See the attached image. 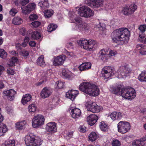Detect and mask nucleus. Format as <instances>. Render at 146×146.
I'll return each instance as SVG.
<instances>
[{
	"mask_svg": "<svg viewBox=\"0 0 146 146\" xmlns=\"http://www.w3.org/2000/svg\"><path fill=\"white\" fill-rule=\"evenodd\" d=\"M130 33L126 28H121L117 29L113 31L111 34L112 40L116 43L119 41L127 43L129 40Z\"/></svg>",
	"mask_w": 146,
	"mask_h": 146,
	"instance_id": "nucleus-1",
	"label": "nucleus"
},
{
	"mask_svg": "<svg viewBox=\"0 0 146 146\" xmlns=\"http://www.w3.org/2000/svg\"><path fill=\"white\" fill-rule=\"evenodd\" d=\"M119 92L123 98L128 100H132L136 96L135 90L131 88L121 89L120 86H118L113 91V93L115 94Z\"/></svg>",
	"mask_w": 146,
	"mask_h": 146,
	"instance_id": "nucleus-2",
	"label": "nucleus"
},
{
	"mask_svg": "<svg viewBox=\"0 0 146 146\" xmlns=\"http://www.w3.org/2000/svg\"><path fill=\"white\" fill-rule=\"evenodd\" d=\"M25 141L27 146H40L42 141L40 137L31 134L25 137Z\"/></svg>",
	"mask_w": 146,
	"mask_h": 146,
	"instance_id": "nucleus-3",
	"label": "nucleus"
},
{
	"mask_svg": "<svg viewBox=\"0 0 146 146\" xmlns=\"http://www.w3.org/2000/svg\"><path fill=\"white\" fill-rule=\"evenodd\" d=\"M78 45L86 50L90 51L97 46L96 42L92 40H80L77 42Z\"/></svg>",
	"mask_w": 146,
	"mask_h": 146,
	"instance_id": "nucleus-4",
	"label": "nucleus"
},
{
	"mask_svg": "<svg viewBox=\"0 0 146 146\" xmlns=\"http://www.w3.org/2000/svg\"><path fill=\"white\" fill-rule=\"evenodd\" d=\"M44 118L43 115L38 114L35 116L32 120V124L33 127L37 128L44 124Z\"/></svg>",
	"mask_w": 146,
	"mask_h": 146,
	"instance_id": "nucleus-5",
	"label": "nucleus"
},
{
	"mask_svg": "<svg viewBox=\"0 0 146 146\" xmlns=\"http://www.w3.org/2000/svg\"><path fill=\"white\" fill-rule=\"evenodd\" d=\"M115 71L113 68L111 67L106 66L102 70V74L104 79L109 78L115 74Z\"/></svg>",
	"mask_w": 146,
	"mask_h": 146,
	"instance_id": "nucleus-6",
	"label": "nucleus"
},
{
	"mask_svg": "<svg viewBox=\"0 0 146 146\" xmlns=\"http://www.w3.org/2000/svg\"><path fill=\"white\" fill-rule=\"evenodd\" d=\"M131 72V70L128 66H120L117 70L118 76L119 78L126 77Z\"/></svg>",
	"mask_w": 146,
	"mask_h": 146,
	"instance_id": "nucleus-7",
	"label": "nucleus"
},
{
	"mask_svg": "<svg viewBox=\"0 0 146 146\" xmlns=\"http://www.w3.org/2000/svg\"><path fill=\"white\" fill-rule=\"evenodd\" d=\"M118 131L122 133H125L130 129L131 126L129 122L120 121L117 125Z\"/></svg>",
	"mask_w": 146,
	"mask_h": 146,
	"instance_id": "nucleus-8",
	"label": "nucleus"
},
{
	"mask_svg": "<svg viewBox=\"0 0 146 146\" xmlns=\"http://www.w3.org/2000/svg\"><path fill=\"white\" fill-rule=\"evenodd\" d=\"M86 104L88 111L93 113H98L102 109V107L98 105L95 102H87Z\"/></svg>",
	"mask_w": 146,
	"mask_h": 146,
	"instance_id": "nucleus-9",
	"label": "nucleus"
},
{
	"mask_svg": "<svg viewBox=\"0 0 146 146\" xmlns=\"http://www.w3.org/2000/svg\"><path fill=\"white\" fill-rule=\"evenodd\" d=\"M137 6L135 4L126 6L123 10V13L125 15H129L133 13L137 9Z\"/></svg>",
	"mask_w": 146,
	"mask_h": 146,
	"instance_id": "nucleus-10",
	"label": "nucleus"
},
{
	"mask_svg": "<svg viewBox=\"0 0 146 146\" xmlns=\"http://www.w3.org/2000/svg\"><path fill=\"white\" fill-rule=\"evenodd\" d=\"M65 60V56L60 55L54 57L53 61V64L55 66H59L62 65Z\"/></svg>",
	"mask_w": 146,
	"mask_h": 146,
	"instance_id": "nucleus-11",
	"label": "nucleus"
},
{
	"mask_svg": "<svg viewBox=\"0 0 146 146\" xmlns=\"http://www.w3.org/2000/svg\"><path fill=\"white\" fill-rule=\"evenodd\" d=\"M88 94L92 96H97L99 93V89L95 85L91 84Z\"/></svg>",
	"mask_w": 146,
	"mask_h": 146,
	"instance_id": "nucleus-12",
	"label": "nucleus"
},
{
	"mask_svg": "<svg viewBox=\"0 0 146 146\" xmlns=\"http://www.w3.org/2000/svg\"><path fill=\"white\" fill-rule=\"evenodd\" d=\"M36 7L34 3H30L27 6L21 8L22 13L25 15L29 13L31 11L34 9Z\"/></svg>",
	"mask_w": 146,
	"mask_h": 146,
	"instance_id": "nucleus-13",
	"label": "nucleus"
},
{
	"mask_svg": "<svg viewBox=\"0 0 146 146\" xmlns=\"http://www.w3.org/2000/svg\"><path fill=\"white\" fill-rule=\"evenodd\" d=\"M91 84L89 82H82L79 86V89L81 91L88 94Z\"/></svg>",
	"mask_w": 146,
	"mask_h": 146,
	"instance_id": "nucleus-14",
	"label": "nucleus"
},
{
	"mask_svg": "<svg viewBox=\"0 0 146 146\" xmlns=\"http://www.w3.org/2000/svg\"><path fill=\"white\" fill-rule=\"evenodd\" d=\"M98 119V116L94 114H91L87 118L88 123L90 126L94 125L97 122Z\"/></svg>",
	"mask_w": 146,
	"mask_h": 146,
	"instance_id": "nucleus-15",
	"label": "nucleus"
},
{
	"mask_svg": "<svg viewBox=\"0 0 146 146\" xmlns=\"http://www.w3.org/2000/svg\"><path fill=\"white\" fill-rule=\"evenodd\" d=\"M78 94V91L75 90H72L68 91L66 93V96L67 98H69L73 101Z\"/></svg>",
	"mask_w": 146,
	"mask_h": 146,
	"instance_id": "nucleus-16",
	"label": "nucleus"
},
{
	"mask_svg": "<svg viewBox=\"0 0 146 146\" xmlns=\"http://www.w3.org/2000/svg\"><path fill=\"white\" fill-rule=\"evenodd\" d=\"M52 90L48 88L45 87L41 91L40 96L43 98L48 97L52 93Z\"/></svg>",
	"mask_w": 146,
	"mask_h": 146,
	"instance_id": "nucleus-17",
	"label": "nucleus"
},
{
	"mask_svg": "<svg viewBox=\"0 0 146 146\" xmlns=\"http://www.w3.org/2000/svg\"><path fill=\"white\" fill-rule=\"evenodd\" d=\"M103 0H90L88 5L94 8L98 7L103 5Z\"/></svg>",
	"mask_w": 146,
	"mask_h": 146,
	"instance_id": "nucleus-18",
	"label": "nucleus"
},
{
	"mask_svg": "<svg viewBox=\"0 0 146 146\" xmlns=\"http://www.w3.org/2000/svg\"><path fill=\"white\" fill-rule=\"evenodd\" d=\"M56 124L54 122H50L46 125V128L48 132L51 133L56 131Z\"/></svg>",
	"mask_w": 146,
	"mask_h": 146,
	"instance_id": "nucleus-19",
	"label": "nucleus"
},
{
	"mask_svg": "<svg viewBox=\"0 0 146 146\" xmlns=\"http://www.w3.org/2000/svg\"><path fill=\"white\" fill-rule=\"evenodd\" d=\"M4 94L5 95L8 96V98L9 100H13L14 98V96L16 93V92L13 89L4 91Z\"/></svg>",
	"mask_w": 146,
	"mask_h": 146,
	"instance_id": "nucleus-20",
	"label": "nucleus"
},
{
	"mask_svg": "<svg viewBox=\"0 0 146 146\" xmlns=\"http://www.w3.org/2000/svg\"><path fill=\"white\" fill-rule=\"evenodd\" d=\"M71 110L72 116L74 119L78 118L81 115V111L79 109L75 108L72 109Z\"/></svg>",
	"mask_w": 146,
	"mask_h": 146,
	"instance_id": "nucleus-21",
	"label": "nucleus"
},
{
	"mask_svg": "<svg viewBox=\"0 0 146 146\" xmlns=\"http://www.w3.org/2000/svg\"><path fill=\"white\" fill-rule=\"evenodd\" d=\"M110 117L113 121L119 120L122 118V113L119 112L114 111L110 114Z\"/></svg>",
	"mask_w": 146,
	"mask_h": 146,
	"instance_id": "nucleus-22",
	"label": "nucleus"
},
{
	"mask_svg": "<svg viewBox=\"0 0 146 146\" xmlns=\"http://www.w3.org/2000/svg\"><path fill=\"white\" fill-rule=\"evenodd\" d=\"M92 64L90 62H85L82 63L78 67L80 71L88 70L91 68Z\"/></svg>",
	"mask_w": 146,
	"mask_h": 146,
	"instance_id": "nucleus-23",
	"label": "nucleus"
},
{
	"mask_svg": "<svg viewBox=\"0 0 146 146\" xmlns=\"http://www.w3.org/2000/svg\"><path fill=\"white\" fill-rule=\"evenodd\" d=\"M107 52L104 49H102L98 54L99 57L103 61H105L107 60V56L108 54Z\"/></svg>",
	"mask_w": 146,
	"mask_h": 146,
	"instance_id": "nucleus-24",
	"label": "nucleus"
},
{
	"mask_svg": "<svg viewBox=\"0 0 146 146\" xmlns=\"http://www.w3.org/2000/svg\"><path fill=\"white\" fill-rule=\"evenodd\" d=\"M145 141V139L143 138L135 140L133 142L132 145L135 146H143L144 145V142Z\"/></svg>",
	"mask_w": 146,
	"mask_h": 146,
	"instance_id": "nucleus-25",
	"label": "nucleus"
},
{
	"mask_svg": "<svg viewBox=\"0 0 146 146\" xmlns=\"http://www.w3.org/2000/svg\"><path fill=\"white\" fill-rule=\"evenodd\" d=\"M31 99L32 96L30 94H26L23 96L21 100V103L25 105L30 101Z\"/></svg>",
	"mask_w": 146,
	"mask_h": 146,
	"instance_id": "nucleus-26",
	"label": "nucleus"
},
{
	"mask_svg": "<svg viewBox=\"0 0 146 146\" xmlns=\"http://www.w3.org/2000/svg\"><path fill=\"white\" fill-rule=\"evenodd\" d=\"M36 63L38 65L41 67H44L45 66L46 64L43 55H41L38 58L37 60Z\"/></svg>",
	"mask_w": 146,
	"mask_h": 146,
	"instance_id": "nucleus-27",
	"label": "nucleus"
},
{
	"mask_svg": "<svg viewBox=\"0 0 146 146\" xmlns=\"http://www.w3.org/2000/svg\"><path fill=\"white\" fill-rule=\"evenodd\" d=\"M38 5L43 9H44L48 8L49 6V4L48 3V0H42L40 1Z\"/></svg>",
	"mask_w": 146,
	"mask_h": 146,
	"instance_id": "nucleus-28",
	"label": "nucleus"
},
{
	"mask_svg": "<svg viewBox=\"0 0 146 146\" xmlns=\"http://www.w3.org/2000/svg\"><path fill=\"white\" fill-rule=\"evenodd\" d=\"M30 35L31 38L35 39H38L41 37L40 33L36 31H32L30 34Z\"/></svg>",
	"mask_w": 146,
	"mask_h": 146,
	"instance_id": "nucleus-29",
	"label": "nucleus"
},
{
	"mask_svg": "<svg viewBox=\"0 0 146 146\" xmlns=\"http://www.w3.org/2000/svg\"><path fill=\"white\" fill-rule=\"evenodd\" d=\"M85 11V15L84 16V17L88 18L94 15V11L91 10L89 8L87 7L86 11Z\"/></svg>",
	"mask_w": 146,
	"mask_h": 146,
	"instance_id": "nucleus-30",
	"label": "nucleus"
},
{
	"mask_svg": "<svg viewBox=\"0 0 146 146\" xmlns=\"http://www.w3.org/2000/svg\"><path fill=\"white\" fill-rule=\"evenodd\" d=\"M12 23L15 25H20L23 22L22 19L20 17H14L12 21Z\"/></svg>",
	"mask_w": 146,
	"mask_h": 146,
	"instance_id": "nucleus-31",
	"label": "nucleus"
},
{
	"mask_svg": "<svg viewBox=\"0 0 146 146\" xmlns=\"http://www.w3.org/2000/svg\"><path fill=\"white\" fill-rule=\"evenodd\" d=\"M8 129L6 125L3 123L0 124V136H2L4 133H5Z\"/></svg>",
	"mask_w": 146,
	"mask_h": 146,
	"instance_id": "nucleus-32",
	"label": "nucleus"
},
{
	"mask_svg": "<svg viewBox=\"0 0 146 146\" xmlns=\"http://www.w3.org/2000/svg\"><path fill=\"white\" fill-rule=\"evenodd\" d=\"M138 79L141 82H146V71L142 72L138 76Z\"/></svg>",
	"mask_w": 146,
	"mask_h": 146,
	"instance_id": "nucleus-33",
	"label": "nucleus"
},
{
	"mask_svg": "<svg viewBox=\"0 0 146 146\" xmlns=\"http://www.w3.org/2000/svg\"><path fill=\"white\" fill-rule=\"evenodd\" d=\"M89 25L86 23L83 22L81 24H79L78 28L80 30H87L89 28Z\"/></svg>",
	"mask_w": 146,
	"mask_h": 146,
	"instance_id": "nucleus-34",
	"label": "nucleus"
},
{
	"mask_svg": "<svg viewBox=\"0 0 146 146\" xmlns=\"http://www.w3.org/2000/svg\"><path fill=\"white\" fill-rule=\"evenodd\" d=\"M18 59L16 57H13L9 60L8 63V65L11 67H12L15 66V63L17 62Z\"/></svg>",
	"mask_w": 146,
	"mask_h": 146,
	"instance_id": "nucleus-35",
	"label": "nucleus"
},
{
	"mask_svg": "<svg viewBox=\"0 0 146 146\" xmlns=\"http://www.w3.org/2000/svg\"><path fill=\"white\" fill-rule=\"evenodd\" d=\"M88 137L89 140L93 142L95 141L97 139L98 136L96 133L92 132L89 135Z\"/></svg>",
	"mask_w": 146,
	"mask_h": 146,
	"instance_id": "nucleus-36",
	"label": "nucleus"
},
{
	"mask_svg": "<svg viewBox=\"0 0 146 146\" xmlns=\"http://www.w3.org/2000/svg\"><path fill=\"white\" fill-rule=\"evenodd\" d=\"M86 6H83L79 8L78 10V13L81 17H84L85 16V11L86 9Z\"/></svg>",
	"mask_w": 146,
	"mask_h": 146,
	"instance_id": "nucleus-37",
	"label": "nucleus"
},
{
	"mask_svg": "<svg viewBox=\"0 0 146 146\" xmlns=\"http://www.w3.org/2000/svg\"><path fill=\"white\" fill-rule=\"evenodd\" d=\"M26 123L25 121L17 122L16 124V127L19 129H22L24 128V126Z\"/></svg>",
	"mask_w": 146,
	"mask_h": 146,
	"instance_id": "nucleus-38",
	"label": "nucleus"
},
{
	"mask_svg": "<svg viewBox=\"0 0 146 146\" xmlns=\"http://www.w3.org/2000/svg\"><path fill=\"white\" fill-rule=\"evenodd\" d=\"M53 12L51 10H47L44 12V16L46 18H49L52 15Z\"/></svg>",
	"mask_w": 146,
	"mask_h": 146,
	"instance_id": "nucleus-39",
	"label": "nucleus"
},
{
	"mask_svg": "<svg viewBox=\"0 0 146 146\" xmlns=\"http://www.w3.org/2000/svg\"><path fill=\"white\" fill-rule=\"evenodd\" d=\"M100 127L102 131H107L108 129L107 125L104 121H102L100 123Z\"/></svg>",
	"mask_w": 146,
	"mask_h": 146,
	"instance_id": "nucleus-40",
	"label": "nucleus"
},
{
	"mask_svg": "<svg viewBox=\"0 0 146 146\" xmlns=\"http://www.w3.org/2000/svg\"><path fill=\"white\" fill-rule=\"evenodd\" d=\"M57 26L55 24H52L49 25L48 27V31L49 32H51L55 30L57 28Z\"/></svg>",
	"mask_w": 146,
	"mask_h": 146,
	"instance_id": "nucleus-41",
	"label": "nucleus"
},
{
	"mask_svg": "<svg viewBox=\"0 0 146 146\" xmlns=\"http://www.w3.org/2000/svg\"><path fill=\"white\" fill-rule=\"evenodd\" d=\"M7 52L3 49L0 47V57L1 58L5 59L7 57Z\"/></svg>",
	"mask_w": 146,
	"mask_h": 146,
	"instance_id": "nucleus-42",
	"label": "nucleus"
},
{
	"mask_svg": "<svg viewBox=\"0 0 146 146\" xmlns=\"http://www.w3.org/2000/svg\"><path fill=\"white\" fill-rule=\"evenodd\" d=\"M15 143L14 140H7L5 141L4 146H15Z\"/></svg>",
	"mask_w": 146,
	"mask_h": 146,
	"instance_id": "nucleus-43",
	"label": "nucleus"
},
{
	"mask_svg": "<svg viewBox=\"0 0 146 146\" xmlns=\"http://www.w3.org/2000/svg\"><path fill=\"white\" fill-rule=\"evenodd\" d=\"M36 107L34 104H32L29 106L28 110L30 112H34L36 110Z\"/></svg>",
	"mask_w": 146,
	"mask_h": 146,
	"instance_id": "nucleus-44",
	"label": "nucleus"
},
{
	"mask_svg": "<svg viewBox=\"0 0 146 146\" xmlns=\"http://www.w3.org/2000/svg\"><path fill=\"white\" fill-rule=\"evenodd\" d=\"M49 72L47 71L43 72L42 74V80H44L45 81L47 80V78L50 75H49Z\"/></svg>",
	"mask_w": 146,
	"mask_h": 146,
	"instance_id": "nucleus-45",
	"label": "nucleus"
},
{
	"mask_svg": "<svg viewBox=\"0 0 146 146\" xmlns=\"http://www.w3.org/2000/svg\"><path fill=\"white\" fill-rule=\"evenodd\" d=\"M55 85H57L56 88L59 89L62 88H63L64 86V83L60 81L57 82L55 84Z\"/></svg>",
	"mask_w": 146,
	"mask_h": 146,
	"instance_id": "nucleus-46",
	"label": "nucleus"
},
{
	"mask_svg": "<svg viewBox=\"0 0 146 146\" xmlns=\"http://www.w3.org/2000/svg\"><path fill=\"white\" fill-rule=\"evenodd\" d=\"M20 54L23 56L26 57L29 56V53L28 51L24 50L20 52Z\"/></svg>",
	"mask_w": 146,
	"mask_h": 146,
	"instance_id": "nucleus-47",
	"label": "nucleus"
},
{
	"mask_svg": "<svg viewBox=\"0 0 146 146\" xmlns=\"http://www.w3.org/2000/svg\"><path fill=\"white\" fill-rule=\"evenodd\" d=\"M112 146H120L121 145L120 142L117 140L113 141L112 143Z\"/></svg>",
	"mask_w": 146,
	"mask_h": 146,
	"instance_id": "nucleus-48",
	"label": "nucleus"
},
{
	"mask_svg": "<svg viewBox=\"0 0 146 146\" xmlns=\"http://www.w3.org/2000/svg\"><path fill=\"white\" fill-rule=\"evenodd\" d=\"M31 24L34 27L36 28L39 26L41 24V23L38 21H36L32 22Z\"/></svg>",
	"mask_w": 146,
	"mask_h": 146,
	"instance_id": "nucleus-49",
	"label": "nucleus"
},
{
	"mask_svg": "<svg viewBox=\"0 0 146 146\" xmlns=\"http://www.w3.org/2000/svg\"><path fill=\"white\" fill-rule=\"evenodd\" d=\"M138 29L140 32H144L146 29V25H140Z\"/></svg>",
	"mask_w": 146,
	"mask_h": 146,
	"instance_id": "nucleus-50",
	"label": "nucleus"
},
{
	"mask_svg": "<svg viewBox=\"0 0 146 146\" xmlns=\"http://www.w3.org/2000/svg\"><path fill=\"white\" fill-rule=\"evenodd\" d=\"M62 75L66 78H69L70 76L69 73L66 70H63L62 72Z\"/></svg>",
	"mask_w": 146,
	"mask_h": 146,
	"instance_id": "nucleus-51",
	"label": "nucleus"
},
{
	"mask_svg": "<svg viewBox=\"0 0 146 146\" xmlns=\"http://www.w3.org/2000/svg\"><path fill=\"white\" fill-rule=\"evenodd\" d=\"M74 20L78 25L79 24H81L83 22L81 19L79 17H77L74 18Z\"/></svg>",
	"mask_w": 146,
	"mask_h": 146,
	"instance_id": "nucleus-52",
	"label": "nucleus"
},
{
	"mask_svg": "<svg viewBox=\"0 0 146 146\" xmlns=\"http://www.w3.org/2000/svg\"><path fill=\"white\" fill-rule=\"evenodd\" d=\"M29 18L30 20L34 21L37 19V16L35 14H31L29 16Z\"/></svg>",
	"mask_w": 146,
	"mask_h": 146,
	"instance_id": "nucleus-53",
	"label": "nucleus"
},
{
	"mask_svg": "<svg viewBox=\"0 0 146 146\" xmlns=\"http://www.w3.org/2000/svg\"><path fill=\"white\" fill-rule=\"evenodd\" d=\"M17 13V10L14 8H12L10 11V14L13 16L15 15Z\"/></svg>",
	"mask_w": 146,
	"mask_h": 146,
	"instance_id": "nucleus-54",
	"label": "nucleus"
},
{
	"mask_svg": "<svg viewBox=\"0 0 146 146\" xmlns=\"http://www.w3.org/2000/svg\"><path fill=\"white\" fill-rule=\"evenodd\" d=\"M29 2V0H22L20 2V3L21 5L24 6L28 3Z\"/></svg>",
	"mask_w": 146,
	"mask_h": 146,
	"instance_id": "nucleus-55",
	"label": "nucleus"
},
{
	"mask_svg": "<svg viewBox=\"0 0 146 146\" xmlns=\"http://www.w3.org/2000/svg\"><path fill=\"white\" fill-rule=\"evenodd\" d=\"M7 72L8 74L13 75L14 74V71L12 69L9 68L7 70Z\"/></svg>",
	"mask_w": 146,
	"mask_h": 146,
	"instance_id": "nucleus-56",
	"label": "nucleus"
},
{
	"mask_svg": "<svg viewBox=\"0 0 146 146\" xmlns=\"http://www.w3.org/2000/svg\"><path fill=\"white\" fill-rule=\"evenodd\" d=\"M79 131L81 132L84 133L86 131V128L84 126H80L79 127Z\"/></svg>",
	"mask_w": 146,
	"mask_h": 146,
	"instance_id": "nucleus-57",
	"label": "nucleus"
},
{
	"mask_svg": "<svg viewBox=\"0 0 146 146\" xmlns=\"http://www.w3.org/2000/svg\"><path fill=\"white\" fill-rule=\"evenodd\" d=\"M21 32L22 35H25L27 33L26 29L24 27L22 28L21 30Z\"/></svg>",
	"mask_w": 146,
	"mask_h": 146,
	"instance_id": "nucleus-58",
	"label": "nucleus"
},
{
	"mask_svg": "<svg viewBox=\"0 0 146 146\" xmlns=\"http://www.w3.org/2000/svg\"><path fill=\"white\" fill-rule=\"evenodd\" d=\"M116 54V52L113 50H111L110 51L109 54H108V55L111 56H113L115 55Z\"/></svg>",
	"mask_w": 146,
	"mask_h": 146,
	"instance_id": "nucleus-59",
	"label": "nucleus"
},
{
	"mask_svg": "<svg viewBox=\"0 0 146 146\" xmlns=\"http://www.w3.org/2000/svg\"><path fill=\"white\" fill-rule=\"evenodd\" d=\"M139 36L140 38H143L145 37V35L144 32H140L139 33Z\"/></svg>",
	"mask_w": 146,
	"mask_h": 146,
	"instance_id": "nucleus-60",
	"label": "nucleus"
},
{
	"mask_svg": "<svg viewBox=\"0 0 146 146\" xmlns=\"http://www.w3.org/2000/svg\"><path fill=\"white\" fill-rule=\"evenodd\" d=\"M16 48L18 50H21L22 49L21 44H16Z\"/></svg>",
	"mask_w": 146,
	"mask_h": 146,
	"instance_id": "nucleus-61",
	"label": "nucleus"
},
{
	"mask_svg": "<svg viewBox=\"0 0 146 146\" xmlns=\"http://www.w3.org/2000/svg\"><path fill=\"white\" fill-rule=\"evenodd\" d=\"M144 47V46L142 44H138L136 45V48L137 49L140 50Z\"/></svg>",
	"mask_w": 146,
	"mask_h": 146,
	"instance_id": "nucleus-62",
	"label": "nucleus"
},
{
	"mask_svg": "<svg viewBox=\"0 0 146 146\" xmlns=\"http://www.w3.org/2000/svg\"><path fill=\"white\" fill-rule=\"evenodd\" d=\"M36 43L34 41H30L29 43V44L32 47H35L36 45Z\"/></svg>",
	"mask_w": 146,
	"mask_h": 146,
	"instance_id": "nucleus-63",
	"label": "nucleus"
},
{
	"mask_svg": "<svg viewBox=\"0 0 146 146\" xmlns=\"http://www.w3.org/2000/svg\"><path fill=\"white\" fill-rule=\"evenodd\" d=\"M73 132L72 131H68L67 133V135L69 137H72L73 136Z\"/></svg>",
	"mask_w": 146,
	"mask_h": 146,
	"instance_id": "nucleus-64",
	"label": "nucleus"
}]
</instances>
